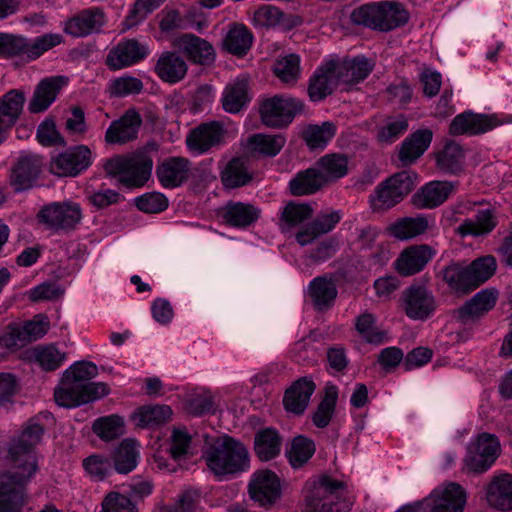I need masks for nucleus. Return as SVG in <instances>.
<instances>
[{
    "mask_svg": "<svg viewBox=\"0 0 512 512\" xmlns=\"http://www.w3.org/2000/svg\"><path fill=\"white\" fill-rule=\"evenodd\" d=\"M63 40V36L59 33H47L36 37L32 41L27 40L25 56L29 59H37L48 50L60 45Z\"/></svg>",
    "mask_w": 512,
    "mask_h": 512,
    "instance_id": "57",
    "label": "nucleus"
},
{
    "mask_svg": "<svg viewBox=\"0 0 512 512\" xmlns=\"http://www.w3.org/2000/svg\"><path fill=\"white\" fill-rule=\"evenodd\" d=\"M340 220L341 214L339 211L320 213L296 233L295 239L301 246L309 245L318 237L332 231Z\"/></svg>",
    "mask_w": 512,
    "mask_h": 512,
    "instance_id": "27",
    "label": "nucleus"
},
{
    "mask_svg": "<svg viewBox=\"0 0 512 512\" xmlns=\"http://www.w3.org/2000/svg\"><path fill=\"white\" fill-rule=\"evenodd\" d=\"M191 162L184 157H169L156 168V176L160 184L167 189L183 185L190 177Z\"/></svg>",
    "mask_w": 512,
    "mask_h": 512,
    "instance_id": "23",
    "label": "nucleus"
},
{
    "mask_svg": "<svg viewBox=\"0 0 512 512\" xmlns=\"http://www.w3.org/2000/svg\"><path fill=\"white\" fill-rule=\"evenodd\" d=\"M324 183V176L318 168H308L299 172L289 182V189L291 194L295 196L309 195L319 190Z\"/></svg>",
    "mask_w": 512,
    "mask_h": 512,
    "instance_id": "46",
    "label": "nucleus"
},
{
    "mask_svg": "<svg viewBox=\"0 0 512 512\" xmlns=\"http://www.w3.org/2000/svg\"><path fill=\"white\" fill-rule=\"evenodd\" d=\"M408 129V121L404 115L388 118L379 128L377 139L382 143H392Z\"/></svg>",
    "mask_w": 512,
    "mask_h": 512,
    "instance_id": "58",
    "label": "nucleus"
},
{
    "mask_svg": "<svg viewBox=\"0 0 512 512\" xmlns=\"http://www.w3.org/2000/svg\"><path fill=\"white\" fill-rule=\"evenodd\" d=\"M318 170L324 176L325 183L330 180H336L347 175L349 170V160L344 154L331 153L319 159L317 162Z\"/></svg>",
    "mask_w": 512,
    "mask_h": 512,
    "instance_id": "47",
    "label": "nucleus"
},
{
    "mask_svg": "<svg viewBox=\"0 0 512 512\" xmlns=\"http://www.w3.org/2000/svg\"><path fill=\"white\" fill-rule=\"evenodd\" d=\"M282 437L274 428L259 430L254 436V452L260 461L266 462L276 458L282 448Z\"/></svg>",
    "mask_w": 512,
    "mask_h": 512,
    "instance_id": "39",
    "label": "nucleus"
},
{
    "mask_svg": "<svg viewBox=\"0 0 512 512\" xmlns=\"http://www.w3.org/2000/svg\"><path fill=\"white\" fill-rule=\"evenodd\" d=\"M44 431L39 419L32 418L11 441L8 450L11 469L0 475V512H19L23 505L25 486L38 468L34 449L40 444Z\"/></svg>",
    "mask_w": 512,
    "mask_h": 512,
    "instance_id": "1",
    "label": "nucleus"
},
{
    "mask_svg": "<svg viewBox=\"0 0 512 512\" xmlns=\"http://www.w3.org/2000/svg\"><path fill=\"white\" fill-rule=\"evenodd\" d=\"M427 500L428 512H463L467 495L460 484L449 482L434 489Z\"/></svg>",
    "mask_w": 512,
    "mask_h": 512,
    "instance_id": "13",
    "label": "nucleus"
},
{
    "mask_svg": "<svg viewBox=\"0 0 512 512\" xmlns=\"http://www.w3.org/2000/svg\"><path fill=\"white\" fill-rule=\"evenodd\" d=\"M93 158L88 146L77 145L53 157L50 171L59 177H75L92 165Z\"/></svg>",
    "mask_w": 512,
    "mask_h": 512,
    "instance_id": "11",
    "label": "nucleus"
},
{
    "mask_svg": "<svg viewBox=\"0 0 512 512\" xmlns=\"http://www.w3.org/2000/svg\"><path fill=\"white\" fill-rule=\"evenodd\" d=\"M178 48L188 60L195 64L210 65L215 60V50L210 42L192 33H186L177 39Z\"/></svg>",
    "mask_w": 512,
    "mask_h": 512,
    "instance_id": "25",
    "label": "nucleus"
},
{
    "mask_svg": "<svg viewBox=\"0 0 512 512\" xmlns=\"http://www.w3.org/2000/svg\"><path fill=\"white\" fill-rule=\"evenodd\" d=\"M286 139L282 134H253L247 138L246 148L251 153L274 157L284 147Z\"/></svg>",
    "mask_w": 512,
    "mask_h": 512,
    "instance_id": "45",
    "label": "nucleus"
},
{
    "mask_svg": "<svg viewBox=\"0 0 512 512\" xmlns=\"http://www.w3.org/2000/svg\"><path fill=\"white\" fill-rule=\"evenodd\" d=\"M307 293L315 310L323 312L333 306L338 291L333 279L325 275L310 281Z\"/></svg>",
    "mask_w": 512,
    "mask_h": 512,
    "instance_id": "34",
    "label": "nucleus"
},
{
    "mask_svg": "<svg viewBox=\"0 0 512 512\" xmlns=\"http://www.w3.org/2000/svg\"><path fill=\"white\" fill-rule=\"evenodd\" d=\"M109 389L105 383L83 386L68 376H62L54 390L55 402L64 408L78 407L107 395Z\"/></svg>",
    "mask_w": 512,
    "mask_h": 512,
    "instance_id": "7",
    "label": "nucleus"
},
{
    "mask_svg": "<svg viewBox=\"0 0 512 512\" xmlns=\"http://www.w3.org/2000/svg\"><path fill=\"white\" fill-rule=\"evenodd\" d=\"M351 20L354 24L387 32L405 25L409 20V13L398 2H372L355 8L351 13Z\"/></svg>",
    "mask_w": 512,
    "mask_h": 512,
    "instance_id": "4",
    "label": "nucleus"
},
{
    "mask_svg": "<svg viewBox=\"0 0 512 512\" xmlns=\"http://www.w3.org/2000/svg\"><path fill=\"white\" fill-rule=\"evenodd\" d=\"M401 307L412 320H426L436 309L433 292L422 284H412L401 294Z\"/></svg>",
    "mask_w": 512,
    "mask_h": 512,
    "instance_id": "12",
    "label": "nucleus"
},
{
    "mask_svg": "<svg viewBox=\"0 0 512 512\" xmlns=\"http://www.w3.org/2000/svg\"><path fill=\"white\" fill-rule=\"evenodd\" d=\"M171 414L172 410L167 405H145L132 414V420L137 427L152 428L167 422Z\"/></svg>",
    "mask_w": 512,
    "mask_h": 512,
    "instance_id": "44",
    "label": "nucleus"
},
{
    "mask_svg": "<svg viewBox=\"0 0 512 512\" xmlns=\"http://www.w3.org/2000/svg\"><path fill=\"white\" fill-rule=\"evenodd\" d=\"M42 168V160L36 155H26L19 158L14 166L11 182L15 191L20 192L34 186Z\"/></svg>",
    "mask_w": 512,
    "mask_h": 512,
    "instance_id": "30",
    "label": "nucleus"
},
{
    "mask_svg": "<svg viewBox=\"0 0 512 512\" xmlns=\"http://www.w3.org/2000/svg\"><path fill=\"white\" fill-rule=\"evenodd\" d=\"M355 328L367 343L379 345L387 339V333L376 326V318L371 313L359 315L355 320Z\"/></svg>",
    "mask_w": 512,
    "mask_h": 512,
    "instance_id": "50",
    "label": "nucleus"
},
{
    "mask_svg": "<svg viewBox=\"0 0 512 512\" xmlns=\"http://www.w3.org/2000/svg\"><path fill=\"white\" fill-rule=\"evenodd\" d=\"M252 32L242 23H231L223 39V47L229 53L242 57L248 53L253 44Z\"/></svg>",
    "mask_w": 512,
    "mask_h": 512,
    "instance_id": "38",
    "label": "nucleus"
},
{
    "mask_svg": "<svg viewBox=\"0 0 512 512\" xmlns=\"http://www.w3.org/2000/svg\"><path fill=\"white\" fill-rule=\"evenodd\" d=\"M435 256L436 250L430 245H411L399 254L394 267L401 276H412L424 270Z\"/></svg>",
    "mask_w": 512,
    "mask_h": 512,
    "instance_id": "16",
    "label": "nucleus"
},
{
    "mask_svg": "<svg viewBox=\"0 0 512 512\" xmlns=\"http://www.w3.org/2000/svg\"><path fill=\"white\" fill-rule=\"evenodd\" d=\"M341 85L335 70L334 59L325 60L310 77L308 96L311 101L319 102L331 95Z\"/></svg>",
    "mask_w": 512,
    "mask_h": 512,
    "instance_id": "17",
    "label": "nucleus"
},
{
    "mask_svg": "<svg viewBox=\"0 0 512 512\" xmlns=\"http://www.w3.org/2000/svg\"><path fill=\"white\" fill-rule=\"evenodd\" d=\"M165 0H137L125 18L126 28H132L142 22L151 12Z\"/></svg>",
    "mask_w": 512,
    "mask_h": 512,
    "instance_id": "61",
    "label": "nucleus"
},
{
    "mask_svg": "<svg viewBox=\"0 0 512 512\" xmlns=\"http://www.w3.org/2000/svg\"><path fill=\"white\" fill-rule=\"evenodd\" d=\"M486 499L493 508L512 510V475L504 473L495 476L487 486Z\"/></svg>",
    "mask_w": 512,
    "mask_h": 512,
    "instance_id": "35",
    "label": "nucleus"
},
{
    "mask_svg": "<svg viewBox=\"0 0 512 512\" xmlns=\"http://www.w3.org/2000/svg\"><path fill=\"white\" fill-rule=\"evenodd\" d=\"M346 488L345 482L322 476L306 495L304 512H333L334 500L343 495Z\"/></svg>",
    "mask_w": 512,
    "mask_h": 512,
    "instance_id": "10",
    "label": "nucleus"
},
{
    "mask_svg": "<svg viewBox=\"0 0 512 512\" xmlns=\"http://www.w3.org/2000/svg\"><path fill=\"white\" fill-rule=\"evenodd\" d=\"M101 512H137V510L130 498L111 492L104 498Z\"/></svg>",
    "mask_w": 512,
    "mask_h": 512,
    "instance_id": "64",
    "label": "nucleus"
},
{
    "mask_svg": "<svg viewBox=\"0 0 512 512\" xmlns=\"http://www.w3.org/2000/svg\"><path fill=\"white\" fill-rule=\"evenodd\" d=\"M433 133L430 129H420L413 132L401 144L398 158L402 165L414 163L430 146Z\"/></svg>",
    "mask_w": 512,
    "mask_h": 512,
    "instance_id": "36",
    "label": "nucleus"
},
{
    "mask_svg": "<svg viewBox=\"0 0 512 512\" xmlns=\"http://www.w3.org/2000/svg\"><path fill=\"white\" fill-rule=\"evenodd\" d=\"M338 399V388L335 385L325 387V395L313 414V424L318 428H325L329 425L335 411Z\"/></svg>",
    "mask_w": 512,
    "mask_h": 512,
    "instance_id": "49",
    "label": "nucleus"
},
{
    "mask_svg": "<svg viewBox=\"0 0 512 512\" xmlns=\"http://www.w3.org/2000/svg\"><path fill=\"white\" fill-rule=\"evenodd\" d=\"M301 100L287 95H275L264 99L259 107L262 123L271 128L288 126L294 117L303 111Z\"/></svg>",
    "mask_w": 512,
    "mask_h": 512,
    "instance_id": "9",
    "label": "nucleus"
},
{
    "mask_svg": "<svg viewBox=\"0 0 512 512\" xmlns=\"http://www.w3.org/2000/svg\"><path fill=\"white\" fill-rule=\"evenodd\" d=\"M315 452V444L305 436H296L286 454L293 468H300L306 464Z\"/></svg>",
    "mask_w": 512,
    "mask_h": 512,
    "instance_id": "52",
    "label": "nucleus"
},
{
    "mask_svg": "<svg viewBox=\"0 0 512 512\" xmlns=\"http://www.w3.org/2000/svg\"><path fill=\"white\" fill-rule=\"evenodd\" d=\"M67 84V78L63 76H52L42 79L33 91L28 102L27 109L32 114H39L47 111L56 101L58 94Z\"/></svg>",
    "mask_w": 512,
    "mask_h": 512,
    "instance_id": "19",
    "label": "nucleus"
},
{
    "mask_svg": "<svg viewBox=\"0 0 512 512\" xmlns=\"http://www.w3.org/2000/svg\"><path fill=\"white\" fill-rule=\"evenodd\" d=\"M498 298L496 288L482 289L456 311V317L462 323L478 320L495 307Z\"/></svg>",
    "mask_w": 512,
    "mask_h": 512,
    "instance_id": "20",
    "label": "nucleus"
},
{
    "mask_svg": "<svg viewBox=\"0 0 512 512\" xmlns=\"http://www.w3.org/2000/svg\"><path fill=\"white\" fill-rule=\"evenodd\" d=\"M315 388V383L308 377H303L293 382L286 390L283 398V405L286 411L295 415L302 414L306 410Z\"/></svg>",
    "mask_w": 512,
    "mask_h": 512,
    "instance_id": "29",
    "label": "nucleus"
},
{
    "mask_svg": "<svg viewBox=\"0 0 512 512\" xmlns=\"http://www.w3.org/2000/svg\"><path fill=\"white\" fill-rule=\"evenodd\" d=\"M149 53L147 45L135 39H124L109 50L105 64L110 70L116 71L137 64Z\"/></svg>",
    "mask_w": 512,
    "mask_h": 512,
    "instance_id": "14",
    "label": "nucleus"
},
{
    "mask_svg": "<svg viewBox=\"0 0 512 512\" xmlns=\"http://www.w3.org/2000/svg\"><path fill=\"white\" fill-rule=\"evenodd\" d=\"M104 24V13L98 8H88L68 18L63 31L74 38H82L99 32Z\"/></svg>",
    "mask_w": 512,
    "mask_h": 512,
    "instance_id": "18",
    "label": "nucleus"
},
{
    "mask_svg": "<svg viewBox=\"0 0 512 512\" xmlns=\"http://www.w3.org/2000/svg\"><path fill=\"white\" fill-rule=\"evenodd\" d=\"M454 190L449 181H431L413 195V203L421 209H432L444 203Z\"/></svg>",
    "mask_w": 512,
    "mask_h": 512,
    "instance_id": "32",
    "label": "nucleus"
},
{
    "mask_svg": "<svg viewBox=\"0 0 512 512\" xmlns=\"http://www.w3.org/2000/svg\"><path fill=\"white\" fill-rule=\"evenodd\" d=\"M35 359L44 370L52 371L63 364L66 354L54 345H47L35 350Z\"/></svg>",
    "mask_w": 512,
    "mask_h": 512,
    "instance_id": "60",
    "label": "nucleus"
},
{
    "mask_svg": "<svg viewBox=\"0 0 512 512\" xmlns=\"http://www.w3.org/2000/svg\"><path fill=\"white\" fill-rule=\"evenodd\" d=\"M143 90L142 81L134 76L124 75L111 80L108 84L110 95L125 97L131 94H139Z\"/></svg>",
    "mask_w": 512,
    "mask_h": 512,
    "instance_id": "59",
    "label": "nucleus"
},
{
    "mask_svg": "<svg viewBox=\"0 0 512 512\" xmlns=\"http://www.w3.org/2000/svg\"><path fill=\"white\" fill-rule=\"evenodd\" d=\"M496 269L495 257L486 255L469 264L450 262L441 270V276L451 291L465 295L489 280L495 274Z\"/></svg>",
    "mask_w": 512,
    "mask_h": 512,
    "instance_id": "2",
    "label": "nucleus"
},
{
    "mask_svg": "<svg viewBox=\"0 0 512 512\" xmlns=\"http://www.w3.org/2000/svg\"><path fill=\"white\" fill-rule=\"evenodd\" d=\"M430 228L428 217L419 215L417 217H404L391 224L389 233L399 240H410L424 234Z\"/></svg>",
    "mask_w": 512,
    "mask_h": 512,
    "instance_id": "42",
    "label": "nucleus"
},
{
    "mask_svg": "<svg viewBox=\"0 0 512 512\" xmlns=\"http://www.w3.org/2000/svg\"><path fill=\"white\" fill-rule=\"evenodd\" d=\"M497 225L496 215L491 209L479 210L474 218L464 220L457 228L462 236L480 237L488 235Z\"/></svg>",
    "mask_w": 512,
    "mask_h": 512,
    "instance_id": "40",
    "label": "nucleus"
},
{
    "mask_svg": "<svg viewBox=\"0 0 512 512\" xmlns=\"http://www.w3.org/2000/svg\"><path fill=\"white\" fill-rule=\"evenodd\" d=\"M334 64L338 79L343 85H350L363 81L374 68V63L363 56H357L352 59H345L342 61L334 59Z\"/></svg>",
    "mask_w": 512,
    "mask_h": 512,
    "instance_id": "31",
    "label": "nucleus"
},
{
    "mask_svg": "<svg viewBox=\"0 0 512 512\" xmlns=\"http://www.w3.org/2000/svg\"><path fill=\"white\" fill-rule=\"evenodd\" d=\"M273 72L283 83L294 84L300 78V57L296 54L280 57Z\"/></svg>",
    "mask_w": 512,
    "mask_h": 512,
    "instance_id": "55",
    "label": "nucleus"
},
{
    "mask_svg": "<svg viewBox=\"0 0 512 512\" xmlns=\"http://www.w3.org/2000/svg\"><path fill=\"white\" fill-rule=\"evenodd\" d=\"M138 458L139 446L137 442L133 439H125L114 450L111 461L116 472L127 474L136 468Z\"/></svg>",
    "mask_w": 512,
    "mask_h": 512,
    "instance_id": "43",
    "label": "nucleus"
},
{
    "mask_svg": "<svg viewBox=\"0 0 512 512\" xmlns=\"http://www.w3.org/2000/svg\"><path fill=\"white\" fill-rule=\"evenodd\" d=\"M93 431L104 440H113L124 433L123 418L110 415L97 419L93 424Z\"/></svg>",
    "mask_w": 512,
    "mask_h": 512,
    "instance_id": "56",
    "label": "nucleus"
},
{
    "mask_svg": "<svg viewBox=\"0 0 512 512\" xmlns=\"http://www.w3.org/2000/svg\"><path fill=\"white\" fill-rule=\"evenodd\" d=\"M335 133L336 126L332 122H324L321 125L308 126L303 132V137L309 148L323 149Z\"/></svg>",
    "mask_w": 512,
    "mask_h": 512,
    "instance_id": "53",
    "label": "nucleus"
},
{
    "mask_svg": "<svg viewBox=\"0 0 512 512\" xmlns=\"http://www.w3.org/2000/svg\"><path fill=\"white\" fill-rule=\"evenodd\" d=\"M103 167L108 175L117 177L122 186L139 188L149 180L153 160L146 153L116 155L108 159Z\"/></svg>",
    "mask_w": 512,
    "mask_h": 512,
    "instance_id": "5",
    "label": "nucleus"
},
{
    "mask_svg": "<svg viewBox=\"0 0 512 512\" xmlns=\"http://www.w3.org/2000/svg\"><path fill=\"white\" fill-rule=\"evenodd\" d=\"M221 181L226 188L234 189L247 185L253 178V173L245 159L232 158L221 171Z\"/></svg>",
    "mask_w": 512,
    "mask_h": 512,
    "instance_id": "41",
    "label": "nucleus"
},
{
    "mask_svg": "<svg viewBox=\"0 0 512 512\" xmlns=\"http://www.w3.org/2000/svg\"><path fill=\"white\" fill-rule=\"evenodd\" d=\"M203 457L208 468L218 477L233 475L249 467L247 448L228 436L210 445Z\"/></svg>",
    "mask_w": 512,
    "mask_h": 512,
    "instance_id": "3",
    "label": "nucleus"
},
{
    "mask_svg": "<svg viewBox=\"0 0 512 512\" xmlns=\"http://www.w3.org/2000/svg\"><path fill=\"white\" fill-rule=\"evenodd\" d=\"M142 124L140 114L134 110H127L119 119L111 122L105 133V141L109 144H126L137 138Z\"/></svg>",
    "mask_w": 512,
    "mask_h": 512,
    "instance_id": "22",
    "label": "nucleus"
},
{
    "mask_svg": "<svg viewBox=\"0 0 512 512\" xmlns=\"http://www.w3.org/2000/svg\"><path fill=\"white\" fill-rule=\"evenodd\" d=\"M25 102L23 92L12 89L0 97V144L5 140L7 131L17 122Z\"/></svg>",
    "mask_w": 512,
    "mask_h": 512,
    "instance_id": "26",
    "label": "nucleus"
},
{
    "mask_svg": "<svg viewBox=\"0 0 512 512\" xmlns=\"http://www.w3.org/2000/svg\"><path fill=\"white\" fill-rule=\"evenodd\" d=\"M251 498L260 505H271L280 496V481L270 470H260L253 474L249 483Z\"/></svg>",
    "mask_w": 512,
    "mask_h": 512,
    "instance_id": "21",
    "label": "nucleus"
},
{
    "mask_svg": "<svg viewBox=\"0 0 512 512\" xmlns=\"http://www.w3.org/2000/svg\"><path fill=\"white\" fill-rule=\"evenodd\" d=\"M261 210L250 203L229 201L221 210L223 221L232 227L246 228L256 222Z\"/></svg>",
    "mask_w": 512,
    "mask_h": 512,
    "instance_id": "33",
    "label": "nucleus"
},
{
    "mask_svg": "<svg viewBox=\"0 0 512 512\" xmlns=\"http://www.w3.org/2000/svg\"><path fill=\"white\" fill-rule=\"evenodd\" d=\"M496 126L494 118L483 115L475 114L472 112H464L451 121L449 126V133L451 135H476L485 133Z\"/></svg>",
    "mask_w": 512,
    "mask_h": 512,
    "instance_id": "28",
    "label": "nucleus"
},
{
    "mask_svg": "<svg viewBox=\"0 0 512 512\" xmlns=\"http://www.w3.org/2000/svg\"><path fill=\"white\" fill-rule=\"evenodd\" d=\"M226 130L219 121L202 123L192 129L186 138V144L189 150L204 154L213 147L219 146L224 142Z\"/></svg>",
    "mask_w": 512,
    "mask_h": 512,
    "instance_id": "15",
    "label": "nucleus"
},
{
    "mask_svg": "<svg viewBox=\"0 0 512 512\" xmlns=\"http://www.w3.org/2000/svg\"><path fill=\"white\" fill-rule=\"evenodd\" d=\"M97 373L98 368L94 363L79 361L72 364L63 374L71 379H75L76 382L83 384V386H89L96 383L91 382V379L94 378Z\"/></svg>",
    "mask_w": 512,
    "mask_h": 512,
    "instance_id": "62",
    "label": "nucleus"
},
{
    "mask_svg": "<svg viewBox=\"0 0 512 512\" xmlns=\"http://www.w3.org/2000/svg\"><path fill=\"white\" fill-rule=\"evenodd\" d=\"M248 102L247 83L238 80L225 88L222 104L225 111L238 113Z\"/></svg>",
    "mask_w": 512,
    "mask_h": 512,
    "instance_id": "51",
    "label": "nucleus"
},
{
    "mask_svg": "<svg viewBox=\"0 0 512 512\" xmlns=\"http://www.w3.org/2000/svg\"><path fill=\"white\" fill-rule=\"evenodd\" d=\"M297 16L285 14L278 7L265 4L255 10L253 24L259 27H280L290 30L300 24Z\"/></svg>",
    "mask_w": 512,
    "mask_h": 512,
    "instance_id": "37",
    "label": "nucleus"
},
{
    "mask_svg": "<svg viewBox=\"0 0 512 512\" xmlns=\"http://www.w3.org/2000/svg\"><path fill=\"white\" fill-rule=\"evenodd\" d=\"M188 65L185 59L174 51L162 52L154 66V73L168 84L181 82L187 75Z\"/></svg>",
    "mask_w": 512,
    "mask_h": 512,
    "instance_id": "24",
    "label": "nucleus"
},
{
    "mask_svg": "<svg viewBox=\"0 0 512 512\" xmlns=\"http://www.w3.org/2000/svg\"><path fill=\"white\" fill-rule=\"evenodd\" d=\"M418 176L412 171H401L382 182L371 196L375 209H389L407 196L415 187Z\"/></svg>",
    "mask_w": 512,
    "mask_h": 512,
    "instance_id": "8",
    "label": "nucleus"
},
{
    "mask_svg": "<svg viewBox=\"0 0 512 512\" xmlns=\"http://www.w3.org/2000/svg\"><path fill=\"white\" fill-rule=\"evenodd\" d=\"M27 39L15 34L0 32V56H25Z\"/></svg>",
    "mask_w": 512,
    "mask_h": 512,
    "instance_id": "63",
    "label": "nucleus"
},
{
    "mask_svg": "<svg viewBox=\"0 0 512 512\" xmlns=\"http://www.w3.org/2000/svg\"><path fill=\"white\" fill-rule=\"evenodd\" d=\"M37 222L52 233H70L82 220V209L72 201L51 202L42 206L37 215Z\"/></svg>",
    "mask_w": 512,
    "mask_h": 512,
    "instance_id": "6",
    "label": "nucleus"
},
{
    "mask_svg": "<svg viewBox=\"0 0 512 512\" xmlns=\"http://www.w3.org/2000/svg\"><path fill=\"white\" fill-rule=\"evenodd\" d=\"M464 154L461 146L455 142L446 144L437 155L436 162L440 170L448 173H456L461 169Z\"/></svg>",
    "mask_w": 512,
    "mask_h": 512,
    "instance_id": "54",
    "label": "nucleus"
},
{
    "mask_svg": "<svg viewBox=\"0 0 512 512\" xmlns=\"http://www.w3.org/2000/svg\"><path fill=\"white\" fill-rule=\"evenodd\" d=\"M313 209L308 204L289 202L282 210L279 227L288 232L312 216Z\"/></svg>",
    "mask_w": 512,
    "mask_h": 512,
    "instance_id": "48",
    "label": "nucleus"
}]
</instances>
